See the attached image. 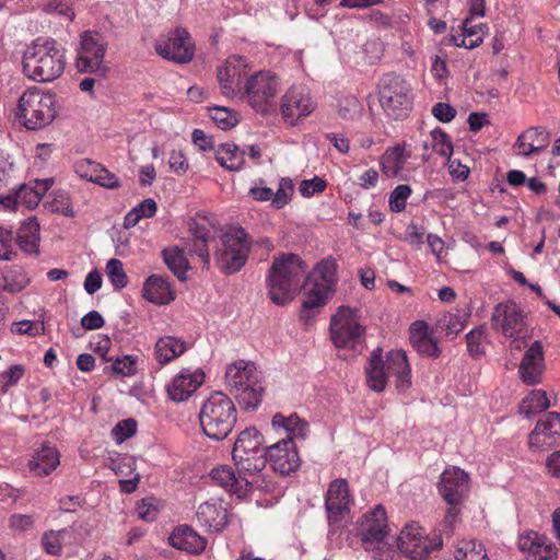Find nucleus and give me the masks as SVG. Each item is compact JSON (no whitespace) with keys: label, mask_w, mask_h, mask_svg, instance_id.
<instances>
[{"label":"nucleus","mask_w":560,"mask_h":560,"mask_svg":"<svg viewBox=\"0 0 560 560\" xmlns=\"http://www.w3.org/2000/svg\"><path fill=\"white\" fill-rule=\"evenodd\" d=\"M388 533L387 513L381 504L364 512L355 525V535L360 538L364 550L372 553L375 559H382L389 551V545L386 541Z\"/></svg>","instance_id":"7"},{"label":"nucleus","mask_w":560,"mask_h":560,"mask_svg":"<svg viewBox=\"0 0 560 560\" xmlns=\"http://www.w3.org/2000/svg\"><path fill=\"white\" fill-rule=\"evenodd\" d=\"M550 406L546 392L540 389L532 390L520 406V412L526 417L542 412Z\"/></svg>","instance_id":"41"},{"label":"nucleus","mask_w":560,"mask_h":560,"mask_svg":"<svg viewBox=\"0 0 560 560\" xmlns=\"http://www.w3.org/2000/svg\"><path fill=\"white\" fill-rule=\"evenodd\" d=\"M106 42L96 32L86 31L81 35V47L78 51L77 67L80 72L105 77L108 67L104 61Z\"/></svg>","instance_id":"16"},{"label":"nucleus","mask_w":560,"mask_h":560,"mask_svg":"<svg viewBox=\"0 0 560 560\" xmlns=\"http://www.w3.org/2000/svg\"><path fill=\"white\" fill-rule=\"evenodd\" d=\"M548 133L544 128L530 127L522 132L514 144L516 154L528 156L548 145Z\"/></svg>","instance_id":"31"},{"label":"nucleus","mask_w":560,"mask_h":560,"mask_svg":"<svg viewBox=\"0 0 560 560\" xmlns=\"http://www.w3.org/2000/svg\"><path fill=\"white\" fill-rule=\"evenodd\" d=\"M488 30L486 24L475 25L470 19H465L460 32L454 34L452 39L458 47L472 49L482 43Z\"/></svg>","instance_id":"36"},{"label":"nucleus","mask_w":560,"mask_h":560,"mask_svg":"<svg viewBox=\"0 0 560 560\" xmlns=\"http://www.w3.org/2000/svg\"><path fill=\"white\" fill-rule=\"evenodd\" d=\"M105 272L112 285L116 290H121L127 285V275L124 270L122 262L119 259H109L106 264Z\"/></svg>","instance_id":"51"},{"label":"nucleus","mask_w":560,"mask_h":560,"mask_svg":"<svg viewBox=\"0 0 560 560\" xmlns=\"http://www.w3.org/2000/svg\"><path fill=\"white\" fill-rule=\"evenodd\" d=\"M156 209V202L152 198L144 199L125 215L124 226L126 229L133 228L141 219L153 217Z\"/></svg>","instance_id":"44"},{"label":"nucleus","mask_w":560,"mask_h":560,"mask_svg":"<svg viewBox=\"0 0 560 560\" xmlns=\"http://www.w3.org/2000/svg\"><path fill=\"white\" fill-rule=\"evenodd\" d=\"M196 516L208 530L220 532L229 522V508L222 499L211 498L198 506Z\"/></svg>","instance_id":"26"},{"label":"nucleus","mask_w":560,"mask_h":560,"mask_svg":"<svg viewBox=\"0 0 560 560\" xmlns=\"http://www.w3.org/2000/svg\"><path fill=\"white\" fill-rule=\"evenodd\" d=\"M252 66L246 58L231 56L218 69V81L222 94L226 97L240 95L243 83L249 77Z\"/></svg>","instance_id":"19"},{"label":"nucleus","mask_w":560,"mask_h":560,"mask_svg":"<svg viewBox=\"0 0 560 560\" xmlns=\"http://www.w3.org/2000/svg\"><path fill=\"white\" fill-rule=\"evenodd\" d=\"M528 445L534 451H545L560 445V416L550 412L535 425Z\"/></svg>","instance_id":"25"},{"label":"nucleus","mask_w":560,"mask_h":560,"mask_svg":"<svg viewBox=\"0 0 560 560\" xmlns=\"http://www.w3.org/2000/svg\"><path fill=\"white\" fill-rule=\"evenodd\" d=\"M18 243L27 254H36L39 245V224L35 218L24 221L18 232Z\"/></svg>","instance_id":"38"},{"label":"nucleus","mask_w":560,"mask_h":560,"mask_svg":"<svg viewBox=\"0 0 560 560\" xmlns=\"http://www.w3.org/2000/svg\"><path fill=\"white\" fill-rule=\"evenodd\" d=\"M326 182L323 178L314 176L311 179H304L300 183L299 192L304 198H311L315 194L323 192L326 189Z\"/></svg>","instance_id":"62"},{"label":"nucleus","mask_w":560,"mask_h":560,"mask_svg":"<svg viewBox=\"0 0 560 560\" xmlns=\"http://www.w3.org/2000/svg\"><path fill=\"white\" fill-rule=\"evenodd\" d=\"M279 109L284 124L295 127L316 109V102L305 89L293 85L281 96Z\"/></svg>","instance_id":"17"},{"label":"nucleus","mask_w":560,"mask_h":560,"mask_svg":"<svg viewBox=\"0 0 560 560\" xmlns=\"http://www.w3.org/2000/svg\"><path fill=\"white\" fill-rule=\"evenodd\" d=\"M545 370L540 341H534L526 350L518 369L521 380L527 385L538 384Z\"/></svg>","instance_id":"28"},{"label":"nucleus","mask_w":560,"mask_h":560,"mask_svg":"<svg viewBox=\"0 0 560 560\" xmlns=\"http://www.w3.org/2000/svg\"><path fill=\"white\" fill-rule=\"evenodd\" d=\"M294 184L291 178L282 177L279 180L278 189L273 192L272 207L277 210L284 208L292 199Z\"/></svg>","instance_id":"49"},{"label":"nucleus","mask_w":560,"mask_h":560,"mask_svg":"<svg viewBox=\"0 0 560 560\" xmlns=\"http://www.w3.org/2000/svg\"><path fill=\"white\" fill-rule=\"evenodd\" d=\"M112 362L110 370L114 374L122 377H130L138 372V358L129 354L106 359Z\"/></svg>","instance_id":"48"},{"label":"nucleus","mask_w":560,"mask_h":560,"mask_svg":"<svg viewBox=\"0 0 560 560\" xmlns=\"http://www.w3.org/2000/svg\"><path fill=\"white\" fill-rule=\"evenodd\" d=\"M467 322V314L463 312L448 313L445 314L440 319L441 328L446 332V335H458L465 327Z\"/></svg>","instance_id":"52"},{"label":"nucleus","mask_w":560,"mask_h":560,"mask_svg":"<svg viewBox=\"0 0 560 560\" xmlns=\"http://www.w3.org/2000/svg\"><path fill=\"white\" fill-rule=\"evenodd\" d=\"M194 235L195 238L191 250L197 254L205 266H208L210 262V256L207 244L211 237L210 231L205 229H196Z\"/></svg>","instance_id":"55"},{"label":"nucleus","mask_w":560,"mask_h":560,"mask_svg":"<svg viewBox=\"0 0 560 560\" xmlns=\"http://www.w3.org/2000/svg\"><path fill=\"white\" fill-rule=\"evenodd\" d=\"M52 180H36L34 186L22 185L13 194L0 197V207L4 210H18L20 207L34 209L37 207L43 196L50 188Z\"/></svg>","instance_id":"22"},{"label":"nucleus","mask_w":560,"mask_h":560,"mask_svg":"<svg viewBox=\"0 0 560 560\" xmlns=\"http://www.w3.org/2000/svg\"><path fill=\"white\" fill-rule=\"evenodd\" d=\"M142 294L145 300L158 305L167 304L175 298L170 283L156 275L150 276L145 280Z\"/></svg>","instance_id":"35"},{"label":"nucleus","mask_w":560,"mask_h":560,"mask_svg":"<svg viewBox=\"0 0 560 560\" xmlns=\"http://www.w3.org/2000/svg\"><path fill=\"white\" fill-rule=\"evenodd\" d=\"M306 268L295 255L275 258L267 277L270 300L277 305L290 303L304 284Z\"/></svg>","instance_id":"4"},{"label":"nucleus","mask_w":560,"mask_h":560,"mask_svg":"<svg viewBox=\"0 0 560 560\" xmlns=\"http://www.w3.org/2000/svg\"><path fill=\"white\" fill-rule=\"evenodd\" d=\"M66 65L65 47L50 37L35 38L22 54V73L34 82L48 83L57 80L65 72Z\"/></svg>","instance_id":"2"},{"label":"nucleus","mask_w":560,"mask_h":560,"mask_svg":"<svg viewBox=\"0 0 560 560\" xmlns=\"http://www.w3.org/2000/svg\"><path fill=\"white\" fill-rule=\"evenodd\" d=\"M412 189L409 185L401 184L395 187L388 198V205L393 212L405 210L407 200L411 196Z\"/></svg>","instance_id":"58"},{"label":"nucleus","mask_w":560,"mask_h":560,"mask_svg":"<svg viewBox=\"0 0 560 560\" xmlns=\"http://www.w3.org/2000/svg\"><path fill=\"white\" fill-rule=\"evenodd\" d=\"M74 172L80 178L91 182L103 188L117 189L120 187L119 178L95 161L82 159L75 162Z\"/></svg>","instance_id":"27"},{"label":"nucleus","mask_w":560,"mask_h":560,"mask_svg":"<svg viewBox=\"0 0 560 560\" xmlns=\"http://www.w3.org/2000/svg\"><path fill=\"white\" fill-rule=\"evenodd\" d=\"M205 378L200 368H182L165 386L167 397L175 402L186 401L205 383Z\"/></svg>","instance_id":"20"},{"label":"nucleus","mask_w":560,"mask_h":560,"mask_svg":"<svg viewBox=\"0 0 560 560\" xmlns=\"http://www.w3.org/2000/svg\"><path fill=\"white\" fill-rule=\"evenodd\" d=\"M332 293L334 290L329 289L328 285L325 287L317 281H313L312 287L305 294L303 308L313 310L325 305L326 302L331 298Z\"/></svg>","instance_id":"42"},{"label":"nucleus","mask_w":560,"mask_h":560,"mask_svg":"<svg viewBox=\"0 0 560 560\" xmlns=\"http://www.w3.org/2000/svg\"><path fill=\"white\" fill-rule=\"evenodd\" d=\"M60 465V454L55 446L44 444L28 462L30 471L36 477L50 475Z\"/></svg>","instance_id":"30"},{"label":"nucleus","mask_w":560,"mask_h":560,"mask_svg":"<svg viewBox=\"0 0 560 560\" xmlns=\"http://www.w3.org/2000/svg\"><path fill=\"white\" fill-rule=\"evenodd\" d=\"M209 117L215 126L222 130L232 129L240 121V115L237 112L223 106L209 108Z\"/></svg>","instance_id":"45"},{"label":"nucleus","mask_w":560,"mask_h":560,"mask_svg":"<svg viewBox=\"0 0 560 560\" xmlns=\"http://www.w3.org/2000/svg\"><path fill=\"white\" fill-rule=\"evenodd\" d=\"M163 258L166 266L177 276L178 279H186L185 273L188 269V260L180 248L177 246L165 248L163 250Z\"/></svg>","instance_id":"43"},{"label":"nucleus","mask_w":560,"mask_h":560,"mask_svg":"<svg viewBox=\"0 0 560 560\" xmlns=\"http://www.w3.org/2000/svg\"><path fill=\"white\" fill-rule=\"evenodd\" d=\"M237 411L232 399L222 392L209 395L201 405L199 422L203 433L212 440L225 439L236 423Z\"/></svg>","instance_id":"6"},{"label":"nucleus","mask_w":560,"mask_h":560,"mask_svg":"<svg viewBox=\"0 0 560 560\" xmlns=\"http://www.w3.org/2000/svg\"><path fill=\"white\" fill-rule=\"evenodd\" d=\"M410 342L412 347L421 354L428 357H438L440 354L438 343L430 336L429 327L423 320H417L411 325Z\"/></svg>","instance_id":"34"},{"label":"nucleus","mask_w":560,"mask_h":560,"mask_svg":"<svg viewBox=\"0 0 560 560\" xmlns=\"http://www.w3.org/2000/svg\"><path fill=\"white\" fill-rule=\"evenodd\" d=\"M25 368L22 364L10 366L7 371L0 374V389L2 393L14 386L24 375Z\"/></svg>","instance_id":"60"},{"label":"nucleus","mask_w":560,"mask_h":560,"mask_svg":"<svg viewBox=\"0 0 560 560\" xmlns=\"http://www.w3.org/2000/svg\"><path fill=\"white\" fill-rule=\"evenodd\" d=\"M249 252L247 233L242 228L226 231L215 250V262L225 273L238 271L246 262Z\"/></svg>","instance_id":"14"},{"label":"nucleus","mask_w":560,"mask_h":560,"mask_svg":"<svg viewBox=\"0 0 560 560\" xmlns=\"http://www.w3.org/2000/svg\"><path fill=\"white\" fill-rule=\"evenodd\" d=\"M467 348L468 352L471 355H480L483 353L485 343H486V328L485 326H479L472 330H470L466 335Z\"/></svg>","instance_id":"59"},{"label":"nucleus","mask_w":560,"mask_h":560,"mask_svg":"<svg viewBox=\"0 0 560 560\" xmlns=\"http://www.w3.org/2000/svg\"><path fill=\"white\" fill-rule=\"evenodd\" d=\"M469 491V477L458 467L445 469L439 482V493L448 505H460Z\"/></svg>","instance_id":"23"},{"label":"nucleus","mask_w":560,"mask_h":560,"mask_svg":"<svg viewBox=\"0 0 560 560\" xmlns=\"http://www.w3.org/2000/svg\"><path fill=\"white\" fill-rule=\"evenodd\" d=\"M168 165L172 172H174L177 175L185 174L188 168L189 164L188 161L180 150H172L168 158Z\"/></svg>","instance_id":"64"},{"label":"nucleus","mask_w":560,"mask_h":560,"mask_svg":"<svg viewBox=\"0 0 560 560\" xmlns=\"http://www.w3.org/2000/svg\"><path fill=\"white\" fill-rule=\"evenodd\" d=\"M337 265L334 259H323L313 271V281H317L329 289L335 288L337 281Z\"/></svg>","instance_id":"46"},{"label":"nucleus","mask_w":560,"mask_h":560,"mask_svg":"<svg viewBox=\"0 0 560 560\" xmlns=\"http://www.w3.org/2000/svg\"><path fill=\"white\" fill-rule=\"evenodd\" d=\"M211 479L237 499L247 498L256 489L269 492L273 483L261 471L236 474L230 466H220L211 470Z\"/></svg>","instance_id":"10"},{"label":"nucleus","mask_w":560,"mask_h":560,"mask_svg":"<svg viewBox=\"0 0 560 560\" xmlns=\"http://www.w3.org/2000/svg\"><path fill=\"white\" fill-rule=\"evenodd\" d=\"M271 425L275 432L282 438L266 448V462L269 460L275 471L289 475L300 466L295 441L304 440L307 436L308 424L296 413L288 417L276 413L272 417Z\"/></svg>","instance_id":"1"},{"label":"nucleus","mask_w":560,"mask_h":560,"mask_svg":"<svg viewBox=\"0 0 560 560\" xmlns=\"http://www.w3.org/2000/svg\"><path fill=\"white\" fill-rule=\"evenodd\" d=\"M73 539L74 530L71 527L48 530L42 537V545L47 553L57 556L61 552L62 546L71 544Z\"/></svg>","instance_id":"40"},{"label":"nucleus","mask_w":560,"mask_h":560,"mask_svg":"<svg viewBox=\"0 0 560 560\" xmlns=\"http://www.w3.org/2000/svg\"><path fill=\"white\" fill-rule=\"evenodd\" d=\"M409 155L402 145H395L385 151L381 158V167L388 177H396L404 168Z\"/></svg>","instance_id":"39"},{"label":"nucleus","mask_w":560,"mask_h":560,"mask_svg":"<svg viewBox=\"0 0 560 560\" xmlns=\"http://www.w3.org/2000/svg\"><path fill=\"white\" fill-rule=\"evenodd\" d=\"M397 547L410 560H425L429 555L442 546L440 537H430L417 523L407 524L399 533Z\"/></svg>","instance_id":"15"},{"label":"nucleus","mask_w":560,"mask_h":560,"mask_svg":"<svg viewBox=\"0 0 560 560\" xmlns=\"http://www.w3.org/2000/svg\"><path fill=\"white\" fill-rule=\"evenodd\" d=\"M353 499L349 492L348 482L345 479H337L330 482L325 505L330 524L339 523L349 514Z\"/></svg>","instance_id":"24"},{"label":"nucleus","mask_w":560,"mask_h":560,"mask_svg":"<svg viewBox=\"0 0 560 560\" xmlns=\"http://www.w3.org/2000/svg\"><path fill=\"white\" fill-rule=\"evenodd\" d=\"M137 432V422L133 419L119 421L112 430L113 439L117 443H122L130 439Z\"/></svg>","instance_id":"61"},{"label":"nucleus","mask_w":560,"mask_h":560,"mask_svg":"<svg viewBox=\"0 0 560 560\" xmlns=\"http://www.w3.org/2000/svg\"><path fill=\"white\" fill-rule=\"evenodd\" d=\"M520 549L534 560H555L557 548L545 535L528 532L518 538Z\"/></svg>","instance_id":"29"},{"label":"nucleus","mask_w":560,"mask_h":560,"mask_svg":"<svg viewBox=\"0 0 560 560\" xmlns=\"http://www.w3.org/2000/svg\"><path fill=\"white\" fill-rule=\"evenodd\" d=\"M8 525L13 532L24 533L33 528L34 518L28 514H13L9 517Z\"/></svg>","instance_id":"63"},{"label":"nucleus","mask_w":560,"mask_h":560,"mask_svg":"<svg viewBox=\"0 0 560 560\" xmlns=\"http://www.w3.org/2000/svg\"><path fill=\"white\" fill-rule=\"evenodd\" d=\"M430 136L431 141L425 142L423 144V149L425 151L431 149L436 154L445 156L447 158V160L451 159V155L453 153V144L447 133L444 132L442 129L436 128L431 131Z\"/></svg>","instance_id":"47"},{"label":"nucleus","mask_w":560,"mask_h":560,"mask_svg":"<svg viewBox=\"0 0 560 560\" xmlns=\"http://www.w3.org/2000/svg\"><path fill=\"white\" fill-rule=\"evenodd\" d=\"M378 101L388 117L402 119L411 108V86L399 75L386 74L378 84Z\"/></svg>","instance_id":"13"},{"label":"nucleus","mask_w":560,"mask_h":560,"mask_svg":"<svg viewBox=\"0 0 560 560\" xmlns=\"http://www.w3.org/2000/svg\"><path fill=\"white\" fill-rule=\"evenodd\" d=\"M10 330L13 335H28L31 337L40 336L45 332L44 319L42 318L38 322L27 319L14 322L12 323Z\"/></svg>","instance_id":"57"},{"label":"nucleus","mask_w":560,"mask_h":560,"mask_svg":"<svg viewBox=\"0 0 560 560\" xmlns=\"http://www.w3.org/2000/svg\"><path fill=\"white\" fill-rule=\"evenodd\" d=\"M280 81L268 70L250 73L243 83L240 97L258 114L268 115L273 107V100L279 93Z\"/></svg>","instance_id":"9"},{"label":"nucleus","mask_w":560,"mask_h":560,"mask_svg":"<svg viewBox=\"0 0 560 560\" xmlns=\"http://www.w3.org/2000/svg\"><path fill=\"white\" fill-rule=\"evenodd\" d=\"M363 105L354 96L345 97L338 108L339 116L345 120H357L362 116Z\"/></svg>","instance_id":"54"},{"label":"nucleus","mask_w":560,"mask_h":560,"mask_svg":"<svg viewBox=\"0 0 560 560\" xmlns=\"http://www.w3.org/2000/svg\"><path fill=\"white\" fill-rule=\"evenodd\" d=\"M456 560H489L480 542L465 541L455 551Z\"/></svg>","instance_id":"50"},{"label":"nucleus","mask_w":560,"mask_h":560,"mask_svg":"<svg viewBox=\"0 0 560 560\" xmlns=\"http://www.w3.org/2000/svg\"><path fill=\"white\" fill-rule=\"evenodd\" d=\"M264 436L254 427L243 430L232 450V458L237 474L244 471H262L266 466Z\"/></svg>","instance_id":"11"},{"label":"nucleus","mask_w":560,"mask_h":560,"mask_svg":"<svg viewBox=\"0 0 560 560\" xmlns=\"http://www.w3.org/2000/svg\"><path fill=\"white\" fill-rule=\"evenodd\" d=\"M47 207L50 211L61 213L66 217L74 215L70 197L62 190H58L52 194V198L47 202Z\"/></svg>","instance_id":"56"},{"label":"nucleus","mask_w":560,"mask_h":560,"mask_svg":"<svg viewBox=\"0 0 560 560\" xmlns=\"http://www.w3.org/2000/svg\"><path fill=\"white\" fill-rule=\"evenodd\" d=\"M366 384L370 389L381 393L386 388L389 377H394L398 393L411 387V368L404 350L396 349L382 355V349H375L365 365Z\"/></svg>","instance_id":"3"},{"label":"nucleus","mask_w":560,"mask_h":560,"mask_svg":"<svg viewBox=\"0 0 560 560\" xmlns=\"http://www.w3.org/2000/svg\"><path fill=\"white\" fill-rule=\"evenodd\" d=\"M156 52L164 59L185 63L192 59L194 45L185 30H175L160 38L155 46Z\"/></svg>","instance_id":"21"},{"label":"nucleus","mask_w":560,"mask_h":560,"mask_svg":"<svg viewBox=\"0 0 560 560\" xmlns=\"http://www.w3.org/2000/svg\"><path fill=\"white\" fill-rule=\"evenodd\" d=\"M492 324L513 342L529 336L524 314L520 306L512 301L495 306L492 313Z\"/></svg>","instance_id":"18"},{"label":"nucleus","mask_w":560,"mask_h":560,"mask_svg":"<svg viewBox=\"0 0 560 560\" xmlns=\"http://www.w3.org/2000/svg\"><path fill=\"white\" fill-rule=\"evenodd\" d=\"M188 350V343L175 336H163L154 346V358L159 364L165 365L183 355Z\"/></svg>","instance_id":"32"},{"label":"nucleus","mask_w":560,"mask_h":560,"mask_svg":"<svg viewBox=\"0 0 560 560\" xmlns=\"http://www.w3.org/2000/svg\"><path fill=\"white\" fill-rule=\"evenodd\" d=\"M160 510L161 502L153 497L143 498L136 506L138 517L144 522H153L158 517Z\"/></svg>","instance_id":"53"},{"label":"nucleus","mask_w":560,"mask_h":560,"mask_svg":"<svg viewBox=\"0 0 560 560\" xmlns=\"http://www.w3.org/2000/svg\"><path fill=\"white\" fill-rule=\"evenodd\" d=\"M56 96L39 88L25 90L18 100L14 117L28 130H39L50 125L57 116Z\"/></svg>","instance_id":"5"},{"label":"nucleus","mask_w":560,"mask_h":560,"mask_svg":"<svg viewBox=\"0 0 560 560\" xmlns=\"http://www.w3.org/2000/svg\"><path fill=\"white\" fill-rule=\"evenodd\" d=\"M225 381L231 392L246 409H255L261 401L262 386L256 366L246 361L230 364Z\"/></svg>","instance_id":"8"},{"label":"nucleus","mask_w":560,"mask_h":560,"mask_svg":"<svg viewBox=\"0 0 560 560\" xmlns=\"http://www.w3.org/2000/svg\"><path fill=\"white\" fill-rule=\"evenodd\" d=\"M215 160L229 171H240L245 163V151L234 143H222L215 150Z\"/></svg>","instance_id":"37"},{"label":"nucleus","mask_w":560,"mask_h":560,"mask_svg":"<svg viewBox=\"0 0 560 560\" xmlns=\"http://www.w3.org/2000/svg\"><path fill=\"white\" fill-rule=\"evenodd\" d=\"M329 329L337 348L355 350L364 341L365 327L358 308L340 306L330 319Z\"/></svg>","instance_id":"12"},{"label":"nucleus","mask_w":560,"mask_h":560,"mask_svg":"<svg viewBox=\"0 0 560 560\" xmlns=\"http://www.w3.org/2000/svg\"><path fill=\"white\" fill-rule=\"evenodd\" d=\"M168 541L174 548L189 553H200L206 548V539L187 525L174 529Z\"/></svg>","instance_id":"33"}]
</instances>
